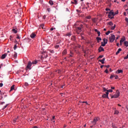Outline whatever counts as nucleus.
Here are the masks:
<instances>
[{
	"mask_svg": "<svg viewBox=\"0 0 128 128\" xmlns=\"http://www.w3.org/2000/svg\"><path fill=\"white\" fill-rule=\"evenodd\" d=\"M104 66L102 65V66H100V68H104Z\"/></svg>",
	"mask_w": 128,
	"mask_h": 128,
	"instance_id": "680f3d73",
	"label": "nucleus"
},
{
	"mask_svg": "<svg viewBox=\"0 0 128 128\" xmlns=\"http://www.w3.org/2000/svg\"><path fill=\"white\" fill-rule=\"evenodd\" d=\"M14 58H16V57L18 56V54H16V52H14Z\"/></svg>",
	"mask_w": 128,
	"mask_h": 128,
	"instance_id": "c756f323",
	"label": "nucleus"
},
{
	"mask_svg": "<svg viewBox=\"0 0 128 128\" xmlns=\"http://www.w3.org/2000/svg\"><path fill=\"white\" fill-rule=\"evenodd\" d=\"M126 40V37H124L122 38H121V40H120V42H124V41Z\"/></svg>",
	"mask_w": 128,
	"mask_h": 128,
	"instance_id": "ddd939ff",
	"label": "nucleus"
},
{
	"mask_svg": "<svg viewBox=\"0 0 128 128\" xmlns=\"http://www.w3.org/2000/svg\"><path fill=\"white\" fill-rule=\"evenodd\" d=\"M104 58V55H101L99 56V58Z\"/></svg>",
	"mask_w": 128,
	"mask_h": 128,
	"instance_id": "de8ad7c7",
	"label": "nucleus"
},
{
	"mask_svg": "<svg viewBox=\"0 0 128 128\" xmlns=\"http://www.w3.org/2000/svg\"><path fill=\"white\" fill-rule=\"evenodd\" d=\"M119 113H120V112H118V110H114V114H118Z\"/></svg>",
	"mask_w": 128,
	"mask_h": 128,
	"instance_id": "412c9836",
	"label": "nucleus"
},
{
	"mask_svg": "<svg viewBox=\"0 0 128 128\" xmlns=\"http://www.w3.org/2000/svg\"><path fill=\"white\" fill-rule=\"evenodd\" d=\"M70 54H74V52H72V51L70 52Z\"/></svg>",
	"mask_w": 128,
	"mask_h": 128,
	"instance_id": "e2e57ef3",
	"label": "nucleus"
},
{
	"mask_svg": "<svg viewBox=\"0 0 128 128\" xmlns=\"http://www.w3.org/2000/svg\"><path fill=\"white\" fill-rule=\"evenodd\" d=\"M54 48H60V45H56Z\"/></svg>",
	"mask_w": 128,
	"mask_h": 128,
	"instance_id": "f704fd0d",
	"label": "nucleus"
},
{
	"mask_svg": "<svg viewBox=\"0 0 128 128\" xmlns=\"http://www.w3.org/2000/svg\"><path fill=\"white\" fill-rule=\"evenodd\" d=\"M4 86V84H3L2 83H0V88H2V86Z\"/></svg>",
	"mask_w": 128,
	"mask_h": 128,
	"instance_id": "3c124183",
	"label": "nucleus"
},
{
	"mask_svg": "<svg viewBox=\"0 0 128 128\" xmlns=\"http://www.w3.org/2000/svg\"><path fill=\"white\" fill-rule=\"evenodd\" d=\"M118 98V95L115 94L114 95L111 96V98Z\"/></svg>",
	"mask_w": 128,
	"mask_h": 128,
	"instance_id": "6e6552de",
	"label": "nucleus"
},
{
	"mask_svg": "<svg viewBox=\"0 0 128 128\" xmlns=\"http://www.w3.org/2000/svg\"><path fill=\"white\" fill-rule=\"evenodd\" d=\"M124 46H126V48H128V41H126L124 42Z\"/></svg>",
	"mask_w": 128,
	"mask_h": 128,
	"instance_id": "dca6fc26",
	"label": "nucleus"
},
{
	"mask_svg": "<svg viewBox=\"0 0 128 128\" xmlns=\"http://www.w3.org/2000/svg\"><path fill=\"white\" fill-rule=\"evenodd\" d=\"M104 66H106V68H110V66H109V65Z\"/></svg>",
	"mask_w": 128,
	"mask_h": 128,
	"instance_id": "5fc2aeb1",
	"label": "nucleus"
},
{
	"mask_svg": "<svg viewBox=\"0 0 128 128\" xmlns=\"http://www.w3.org/2000/svg\"><path fill=\"white\" fill-rule=\"evenodd\" d=\"M110 42H114L116 40V36L114 34H111V36L109 38Z\"/></svg>",
	"mask_w": 128,
	"mask_h": 128,
	"instance_id": "f257e3e1",
	"label": "nucleus"
},
{
	"mask_svg": "<svg viewBox=\"0 0 128 128\" xmlns=\"http://www.w3.org/2000/svg\"><path fill=\"white\" fill-rule=\"evenodd\" d=\"M94 31L96 32H99L97 29H95Z\"/></svg>",
	"mask_w": 128,
	"mask_h": 128,
	"instance_id": "6e6d98bb",
	"label": "nucleus"
},
{
	"mask_svg": "<svg viewBox=\"0 0 128 128\" xmlns=\"http://www.w3.org/2000/svg\"><path fill=\"white\" fill-rule=\"evenodd\" d=\"M98 34V36H100V32L99 31L98 32H97Z\"/></svg>",
	"mask_w": 128,
	"mask_h": 128,
	"instance_id": "c03bdc74",
	"label": "nucleus"
},
{
	"mask_svg": "<svg viewBox=\"0 0 128 128\" xmlns=\"http://www.w3.org/2000/svg\"><path fill=\"white\" fill-rule=\"evenodd\" d=\"M40 4H42L43 0H40Z\"/></svg>",
	"mask_w": 128,
	"mask_h": 128,
	"instance_id": "13d9d810",
	"label": "nucleus"
},
{
	"mask_svg": "<svg viewBox=\"0 0 128 128\" xmlns=\"http://www.w3.org/2000/svg\"><path fill=\"white\" fill-rule=\"evenodd\" d=\"M54 30V28H50V30Z\"/></svg>",
	"mask_w": 128,
	"mask_h": 128,
	"instance_id": "338daca9",
	"label": "nucleus"
},
{
	"mask_svg": "<svg viewBox=\"0 0 128 128\" xmlns=\"http://www.w3.org/2000/svg\"><path fill=\"white\" fill-rule=\"evenodd\" d=\"M54 116L52 117V122L54 121Z\"/></svg>",
	"mask_w": 128,
	"mask_h": 128,
	"instance_id": "bf43d9fd",
	"label": "nucleus"
},
{
	"mask_svg": "<svg viewBox=\"0 0 128 128\" xmlns=\"http://www.w3.org/2000/svg\"><path fill=\"white\" fill-rule=\"evenodd\" d=\"M110 34V31H108V32H106V36H108V34Z\"/></svg>",
	"mask_w": 128,
	"mask_h": 128,
	"instance_id": "7c9ffc66",
	"label": "nucleus"
},
{
	"mask_svg": "<svg viewBox=\"0 0 128 128\" xmlns=\"http://www.w3.org/2000/svg\"><path fill=\"white\" fill-rule=\"evenodd\" d=\"M86 18H87V20H90V18H92V16H86Z\"/></svg>",
	"mask_w": 128,
	"mask_h": 128,
	"instance_id": "2f4dec72",
	"label": "nucleus"
},
{
	"mask_svg": "<svg viewBox=\"0 0 128 128\" xmlns=\"http://www.w3.org/2000/svg\"><path fill=\"white\" fill-rule=\"evenodd\" d=\"M118 96H120V91H118V90H116V92L115 94H116V96H118Z\"/></svg>",
	"mask_w": 128,
	"mask_h": 128,
	"instance_id": "4be33fe9",
	"label": "nucleus"
},
{
	"mask_svg": "<svg viewBox=\"0 0 128 128\" xmlns=\"http://www.w3.org/2000/svg\"><path fill=\"white\" fill-rule=\"evenodd\" d=\"M114 78V75H111L110 76V78H111V79Z\"/></svg>",
	"mask_w": 128,
	"mask_h": 128,
	"instance_id": "58836bf2",
	"label": "nucleus"
},
{
	"mask_svg": "<svg viewBox=\"0 0 128 128\" xmlns=\"http://www.w3.org/2000/svg\"><path fill=\"white\" fill-rule=\"evenodd\" d=\"M122 52V48H120L118 49V51L116 52V55L118 56V54L119 52Z\"/></svg>",
	"mask_w": 128,
	"mask_h": 128,
	"instance_id": "f8f14e48",
	"label": "nucleus"
},
{
	"mask_svg": "<svg viewBox=\"0 0 128 128\" xmlns=\"http://www.w3.org/2000/svg\"><path fill=\"white\" fill-rule=\"evenodd\" d=\"M12 32H14V34H16V32H18V30H16L15 28H13L12 30Z\"/></svg>",
	"mask_w": 128,
	"mask_h": 128,
	"instance_id": "5701e85b",
	"label": "nucleus"
},
{
	"mask_svg": "<svg viewBox=\"0 0 128 128\" xmlns=\"http://www.w3.org/2000/svg\"><path fill=\"white\" fill-rule=\"evenodd\" d=\"M49 4H50V6H54V2L52 0H50L49 1Z\"/></svg>",
	"mask_w": 128,
	"mask_h": 128,
	"instance_id": "6ab92c4d",
	"label": "nucleus"
},
{
	"mask_svg": "<svg viewBox=\"0 0 128 128\" xmlns=\"http://www.w3.org/2000/svg\"><path fill=\"white\" fill-rule=\"evenodd\" d=\"M24 86H28V82H25L24 84Z\"/></svg>",
	"mask_w": 128,
	"mask_h": 128,
	"instance_id": "473e14b6",
	"label": "nucleus"
},
{
	"mask_svg": "<svg viewBox=\"0 0 128 128\" xmlns=\"http://www.w3.org/2000/svg\"><path fill=\"white\" fill-rule=\"evenodd\" d=\"M124 16H126V12H124Z\"/></svg>",
	"mask_w": 128,
	"mask_h": 128,
	"instance_id": "0e129e2a",
	"label": "nucleus"
},
{
	"mask_svg": "<svg viewBox=\"0 0 128 128\" xmlns=\"http://www.w3.org/2000/svg\"><path fill=\"white\" fill-rule=\"evenodd\" d=\"M38 64V60H35L32 62V64Z\"/></svg>",
	"mask_w": 128,
	"mask_h": 128,
	"instance_id": "f3484780",
	"label": "nucleus"
},
{
	"mask_svg": "<svg viewBox=\"0 0 128 128\" xmlns=\"http://www.w3.org/2000/svg\"><path fill=\"white\" fill-rule=\"evenodd\" d=\"M98 120H100V118L98 117H95L92 122V124L94 126H96V122H98Z\"/></svg>",
	"mask_w": 128,
	"mask_h": 128,
	"instance_id": "f03ea898",
	"label": "nucleus"
},
{
	"mask_svg": "<svg viewBox=\"0 0 128 128\" xmlns=\"http://www.w3.org/2000/svg\"><path fill=\"white\" fill-rule=\"evenodd\" d=\"M106 43H104V42H101V46H106Z\"/></svg>",
	"mask_w": 128,
	"mask_h": 128,
	"instance_id": "a211bd4d",
	"label": "nucleus"
},
{
	"mask_svg": "<svg viewBox=\"0 0 128 128\" xmlns=\"http://www.w3.org/2000/svg\"><path fill=\"white\" fill-rule=\"evenodd\" d=\"M32 62L29 61L28 62L26 68H28V70H32Z\"/></svg>",
	"mask_w": 128,
	"mask_h": 128,
	"instance_id": "20e7f679",
	"label": "nucleus"
},
{
	"mask_svg": "<svg viewBox=\"0 0 128 128\" xmlns=\"http://www.w3.org/2000/svg\"><path fill=\"white\" fill-rule=\"evenodd\" d=\"M66 36H72V33H70V32H68V33H67V34H66Z\"/></svg>",
	"mask_w": 128,
	"mask_h": 128,
	"instance_id": "bb28decb",
	"label": "nucleus"
},
{
	"mask_svg": "<svg viewBox=\"0 0 128 128\" xmlns=\"http://www.w3.org/2000/svg\"><path fill=\"white\" fill-rule=\"evenodd\" d=\"M112 90H114V87H111Z\"/></svg>",
	"mask_w": 128,
	"mask_h": 128,
	"instance_id": "69168bd1",
	"label": "nucleus"
},
{
	"mask_svg": "<svg viewBox=\"0 0 128 128\" xmlns=\"http://www.w3.org/2000/svg\"><path fill=\"white\" fill-rule=\"evenodd\" d=\"M76 30H82V28L80 27H76Z\"/></svg>",
	"mask_w": 128,
	"mask_h": 128,
	"instance_id": "393cba45",
	"label": "nucleus"
},
{
	"mask_svg": "<svg viewBox=\"0 0 128 128\" xmlns=\"http://www.w3.org/2000/svg\"><path fill=\"white\" fill-rule=\"evenodd\" d=\"M46 15H44L43 16L44 20H46Z\"/></svg>",
	"mask_w": 128,
	"mask_h": 128,
	"instance_id": "864d4df0",
	"label": "nucleus"
},
{
	"mask_svg": "<svg viewBox=\"0 0 128 128\" xmlns=\"http://www.w3.org/2000/svg\"><path fill=\"white\" fill-rule=\"evenodd\" d=\"M96 40H97V42H100V40H102V38H100V37H97L96 38Z\"/></svg>",
	"mask_w": 128,
	"mask_h": 128,
	"instance_id": "4468645a",
	"label": "nucleus"
},
{
	"mask_svg": "<svg viewBox=\"0 0 128 128\" xmlns=\"http://www.w3.org/2000/svg\"><path fill=\"white\" fill-rule=\"evenodd\" d=\"M16 38H18V40H20V36H18V35H17Z\"/></svg>",
	"mask_w": 128,
	"mask_h": 128,
	"instance_id": "4d7b16f0",
	"label": "nucleus"
},
{
	"mask_svg": "<svg viewBox=\"0 0 128 128\" xmlns=\"http://www.w3.org/2000/svg\"><path fill=\"white\" fill-rule=\"evenodd\" d=\"M104 60H106V58H103L102 60H99L98 62H102V64H104Z\"/></svg>",
	"mask_w": 128,
	"mask_h": 128,
	"instance_id": "9b49d317",
	"label": "nucleus"
},
{
	"mask_svg": "<svg viewBox=\"0 0 128 128\" xmlns=\"http://www.w3.org/2000/svg\"><path fill=\"white\" fill-rule=\"evenodd\" d=\"M18 120V118H16V119H14V124H16V120Z\"/></svg>",
	"mask_w": 128,
	"mask_h": 128,
	"instance_id": "a18cd8bd",
	"label": "nucleus"
},
{
	"mask_svg": "<svg viewBox=\"0 0 128 128\" xmlns=\"http://www.w3.org/2000/svg\"><path fill=\"white\" fill-rule=\"evenodd\" d=\"M114 78H115L116 80H118V76H114Z\"/></svg>",
	"mask_w": 128,
	"mask_h": 128,
	"instance_id": "09e8293b",
	"label": "nucleus"
},
{
	"mask_svg": "<svg viewBox=\"0 0 128 128\" xmlns=\"http://www.w3.org/2000/svg\"><path fill=\"white\" fill-rule=\"evenodd\" d=\"M125 20L126 22H128V18H125Z\"/></svg>",
	"mask_w": 128,
	"mask_h": 128,
	"instance_id": "8fccbe9b",
	"label": "nucleus"
},
{
	"mask_svg": "<svg viewBox=\"0 0 128 128\" xmlns=\"http://www.w3.org/2000/svg\"><path fill=\"white\" fill-rule=\"evenodd\" d=\"M14 90V85H13L11 86L10 92Z\"/></svg>",
	"mask_w": 128,
	"mask_h": 128,
	"instance_id": "aec40b11",
	"label": "nucleus"
},
{
	"mask_svg": "<svg viewBox=\"0 0 128 128\" xmlns=\"http://www.w3.org/2000/svg\"><path fill=\"white\" fill-rule=\"evenodd\" d=\"M103 42L105 43V44H108V40L106 39V38H104L103 40Z\"/></svg>",
	"mask_w": 128,
	"mask_h": 128,
	"instance_id": "2eb2a0df",
	"label": "nucleus"
},
{
	"mask_svg": "<svg viewBox=\"0 0 128 128\" xmlns=\"http://www.w3.org/2000/svg\"><path fill=\"white\" fill-rule=\"evenodd\" d=\"M51 54H54V50H50Z\"/></svg>",
	"mask_w": 128,
	"mask_h": 128,
	"instance_id": "c9c22d12",
	"label": "nucleus"
},
{
	"mask_svg": "<svg viewBox=\"0 0 128 128\" xmlns=\"http://www.w3.org/2000/svg\"><path fill=\"white\" fill-rule=\"evenodd\" d=\"M62 54H66L67 51L66 49L63 51Z\"/></svg>",
	"mask_w": 128,
	"mask_h": 128,
	"instance_id": "a878e982",
	"label": "nucleus"
},
{
	"mask_svg": "<svg viewBox=\"0 0 128 128\" xmlns=\"http://www.w3.org/2000/svg\"><path fill=\"white\" fill-rule=\"evenodd\" d=\"M106 92H108H108H112V90L110 89L109 90H108Z\"/></svg>",
	"mask_w": 128,
	"mask_h": 128,
	"instance_id": "72a5a7b5",
	"label": "nucleus"
},
{
	"mask_svg": "<svg viewBox=\"0 0 128 128\" xmlns=\"http://www.w3.org/2000/svg\"><path fill=\"white\" fill-rule=\"evenodd\" d=\"M128 54H127V56L125 57H124V60H128Z\"/></svg>",
	"mask_w": 128,
	"mask_h": 128,
	"instance_id": "79ce46f5",
	"label": "nucleus"
},
{
	"mask_svg": "<svg viewBox=\"0 0 128 128\" xmlns=\"http://www.w3.org/2000/svg\"><path fill=\"white\" fill-rule=\"evenodd\" d=\"M106 14H108V18H110L112 16H116V14H114V10H112L110 12H106Z\"/></svg>",
	"mask_w": 128,
	"mask_h": 128,
	"instance_id": "7ed1b4c3",
	"label": "nucleus"
},
{
	"mask_svg": "<svg viewBox=\"0 0 128 128\" xmlns=\"http://www.w3.org/2000/svg\"><path fill=\"white\" fill-rule=\"evenodd\" d=\"M40 28H42L44 30V24H42L40 26Z\"/></svg>",
	"mask_w": 128,
	"mask_h": 128,
	"instance_id": "b1692460",
	"label": "nucleus"
},
{
	"mask_svg": "<svg viewBox=\"0 0 128 128\" xmlns=\"http://www.w3.org/2000/svg\"><path fill=\"white\" fill-rule=\"evenodd\" d=\"M108 24H109V26H114V24L112 22H108Z\"/></svg>",
	"mask_w": 128,
	"mask_h": 128,
	"instance_id": "cd10ccee",
	"label": "nucleus"
},
{
	"mask_svg": "<svg viewBox=\"0 0 128 128\" xmlns=\"http://www.w3.org/2000/svg\"><path fill=\"white\" fill-rule=\"evenodd\" d=\"M123 72L122 70H118L116 71V74H122Z\"/></svg>",
	"mask_w": 128,
	"mask_h": 128,
	"instance_id": "9d476101",
	"label": "nucleus"
},
{
	"mask_svg": "<svg viewBox=\"0 0 128 128\" xmlns=\"http://www.w3.org/2000/svg\"><path fill=\"white\" fill-rule=\"evenodd\" d=\"M50 8H47L48 12H50Z\"/></svg>",
	"mask_w": 128,
	"mask_h": 128,
	"instance_id": "052dcab7",
	"label": "nucleus"
},
{
	"mask_svg": "<svg viewBox=\"0 0 128 128\" xmlns=\"http://www.w3.org/2000/svg\"><path fill=\"white\" fill-rule=\"evenodd\" d=\"M107 90H106V88H103V92H106Z\"/></svg>",
	"mask_w": 128,
	"mask_h": 128,
	"instance_id": "e433bc0d",
	"label": "nucleus"
},
{
	"mask_svg": "<svg viewBox=\"0 0 128 128\" xmlns=\"http://www.w3.org/2000/svg\"><path fill=\"white\" fill-rule=\"evenodd\" d=\"M2 64H0V68H2Z\"/></svg>",
	"mask_w": 128,
	"mask_h": 128,
	"instance_id": "774afa93",
	"label": "nucleus"
},
{
	"mask_svg": "<svg viewBox=\"0 0 128 128\" xmlns=\"http://www.w3.org/2000/svg\"><path fill=\"white\" fill-rule=\"evenodd\" d=\"M98 50L99 52H104V49L102 46L99 47Z\"/></svg>",
	"mask_w": 128,
	"mask_h": 128,
	"instance_id": "423d86ee",
	"label": "nucleus"
},
{
	"mask_svg": "<svg viewBox=\"0 0 128 128\" xmlns=\"http://www.w3.org/2000/svg\"><path fill=\"white\" fill-rule=\"evenodd\" d=\"M114 28H116V24H114L113 26L111 27V30H114Z\"/></svg>",
	"mask_w": 128,
	"mask_h": 128,
	"instance_id": "c85d7f7f",
	"label": "nucleus"
},
{
	"mask_svg": "<svg viewBox=\"0 0 128 128\" xmlns=\"http://www.w3.org/2000/svg\"><path fill=\"white\" fill-rule=\"evenodd\" d=\"M114 14L116 15V14H118V10H116V12H115V13H114Z\"/></svg>",
	"mask_w": 128,
	"mask_h": 128,
	"instance_id": "49530a36",
	"label": "nucleus"
},
{
	"mask_svg": "<svg viewBox=\"0 0 128 128\" xmlns=\"http://www.w3.org/2000/svg\"><path fill=\"white\" fill-rule=\"evenodd\" d=\"M8 104H6L5 106H4V108L2 110H4V108H6L8 107Z\"/></svg>",
	"mask_w": 128,
	"mask_h": 128,
	"instance_id": "a19ab883",
	"label": "nucleus"
},
{
	"mask_svg": "<svg viewBox=\"0 0 128 128\" xmlns=\"http://www.w3.org/2000/svg\"><path fill=\"white\" fill-rule=\"evenodd\" d=\"M74 2L75 4H78V0H74Z\"/></svg>",
	"mask_w": 128,
	"mask_h": 128,
	"instance_id": "ea45409f",
	"label": "nucleus"
},
{
	"mask_svg": "<svg viewBox=\"0 0 128 128\" xmlns=\"http://www.w3.org/2000/svg\"><path fill=\"white\" fill-rule=\"evenodd\" d=\"M106 12H108V10H110V8H106Z\"/></svg>",
	"mask_w": 128,
	"mask_h": 128,
	"instance_id": "603ef678",
	"label": "nucleus"
},
{
	"mask_svg": "<svg viewBox=\"0 0 128 128\" xmlns=\"http://www.w3.org/2000/svg\"><path fill=\"white\" fill-rule=\"evenodd\" d=\"M16 48H17L16 45L15 44L14 47V50H16Z\"/></svg>",
	"mask_w": 128,
	"mask_h": 128,
	"instance_id": "37998d69",
	"label": "nucleus"
},
{
	"mask_svg": "<svg viewBox=\"0 0 128 128\" xmlns=\"http://www.w3.org/2000/svg\"><path fill=\"white\" fill-rule=\"evenodd\" d=\"M104 72H106V74H108V69H106L104 70Z\"/></svg>",
	"mask_w": 128,
	"mask_h": 128,
	"instance_id": "4c0bfd02",
	"label": "nucleus"
},
{
	"mask_svg": "<svg viewBox=\"0 0 128 128\" xmlns=\"http://www.w3.org/2000/svg\"><path fill=\"white\" fill-rule=\"evenodd\" d=\"M36 34L34 32H32L30 36V37L31 38H36Z\"/></svg>",
	"mask_w": 128,
	"mask_h": 128,
	"instance_id": "0eeeda50",
	"label": "nucleus"
},
{
	"mask_svg": "<svg viewBox=\"0 0 128 128\" xmlns=\"http://www.w3.org/2000/svg\"><path fill=\"white\" fill-rule=\"evenodd\" d=\"M6 56H8V54H2L1 56V59L4 60V58H6Z\"/></svg>",
	"mask_w": 128,
	"mask_h": 128,
	"instance_id": "1a4fd4ad",
	"label": "nucleus"
},
{
	"mask_svg": "<svg viewBox=\"0 0 128 128\" xmlns=\"http://www.w3.org/2000/svg\"><path fill=\"white\" fill-rule=\"evenodd\" d=\"M106 94H104L103 95H102V98H108V92H106Z\"/></svg>",
	"mask_w": 128,
	"mask_h": 128,
	"instance_id": "39448f33",
	"label": "nucleus"
}]
</instances>
